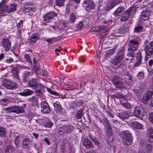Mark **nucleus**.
Returning <instances> with one entry per match:
<instances>
[{
	"mask_svg": "<svg viewBox=\"0 0 153 153\" xmlns=\"http://www.w3.org/2000/svg\"><path fill=\"white\" fill-rule=\"evenodd\" d=\"M140 41L138 37L135 39H132L129 40L128 44L129 53H128V55L133 56L134 53L137 50Z\"/></svg>",
	"mask_w": 153,
	"mask_h": 153,
	"instance_id": "nucleus-1",
	"label": "nucleus"
},
{
	"mask_svg": "<svg viewBox=\"0 0 153 153\" xmlns=\"http://www.w3.org/2000/svg\"><path fill=\"white\" fill-rule=\"evenodd\" d=\"M149 41L146 40L144 42L145 45L144 49L146 53L145 60L147 61L149 58L153 54V41L150 42L149 44Z\"/></svg>",
	"mask_w": 153,
	"mask_h": 153,
	"instance_id": "nucleus-2",
	"label": "nucleus"
},
{
	"mask_svg": "<svg viewBox=\"0 0 153 153\" xmlns=\"http://www.w3.org/2000/svg\"><path fill=\"white\" fill-rule=\"evenodd\" d=\"M74 129V127L71 125L68 124L59 127L58 132L60 135L66 134H69L73 131Z\"/></svg>",
	"mask_w": 153,
	"mask_h": 153,
	"instance_id": "nucleus-3",
	"label": "nucleus"
},
{
	"mask_svg": "<svg viewBox=\"0 0 153 153\" xmlns=\"http://www.w3.org/2000/svg\"><path fill=\"white\" fill-rule=\"evenodd\" d=\"M113 84L115 87L119 89H121L125 87L126 81L123 79L121 78L118 76L114 77L112 79Z\"/></svg>",
	"mask_w": 153,
	"mask_h": 153,
	"instance_id": "nucleus-4",
	"label": "nucleus"
},
{
	"mask_svg": "<svg viewBox=\"0 0 153 153\" xmlns=\"http://www.w3.org/2000/svg\"><path fill=\"white\" fill-rule=\"evenodd\" d=\"M121 137L123 143L127 146L130 145L132 141L131 134L128 132H123L122 134Z\"/></svg>",
	"mask_w": 153,
	"mask_h": 153,
	"instance_id": "nucleus-5",
	"label": "nucleus"
},
{
	"mask_svg": "<svg viewBox=\"0 0 153 153\" xmlns=\"http://www.w3.org/2000/svg\"><path fill=\"white\" fill-rule=\"evenodd\" d=\"M2 85L9 89H13L17 87V84L12 81L7 79H4L2 82Z\"/></svg>",
	"mask_w": 153,
	"mask_h": 153,
	"instance_id": "nucleus-6",
	"label": "nucleus"
},
{
	"mask_svg": "<svg viewBox=\"0 0 153 153\" xmlns=\"http://www.w3.org/2000/svg\"><path fill=\"white\" fill-rule=\"evenodd\" d=\"M41 111L44 114H49L51 112L50 108L46 101L41 102L40 105Z\"/></svg>",
	"mask_w": 153,
	"mask_h": 153,
	"instance_id": "nucleus-7",
	"label": "nucleus"
},
{
	"mask_svg": "<svg viewBox=\"0 0 153 153\" xmlns=\"http://www.w3.org/2000/svg\"><path fill=\"white\" fill-rule=\"evenodd\" d=\"M57 14L55 12L51 11L49 13L44 15V19L46 22L48 23L53 19L54 17L57 16Z\"/></svg>",
	"mask_w": 153,
	"mask_h": 153,
	"instance_id": "nucleus-8",
	"label": "nucleus"
},
{
	"mask_svg": "<svg viewBox=\"0 0 153 153\" xmlns=\"http://www.w3.org/2000/svg\"><path fill=\"white\" fill-rule=\"evenodd\" d=\"M143 112V108L141 105L136 107L134 110V114L136 117L140 118Z\"/></svg>",
	"mask_w": 153,
	"mask_h": 153,
	"instance_id": "nucleus-9",
	"label": "nucleus"
},
{
	"mask_svg": "<svg viewBox=\"0 0 153 153\" xmlns=\"http://www.w3.org/2000/svg\"><path fill=\"white\" fill-rule=\"evenodd\" d=\"M153 92L152 91H149L145 94L142 100V102L144 104L148 103V101L152 96Z\"/></svg>",
	"mask_w": 153,
	"mask_h": 153,
	"instance_id": "nucleus-10",
	"label": "nucleus"
},
{
	"mask_svg": "<svg viewBox=\"0 0 153 153\" xmlns=\"http://www.w3.org/2000/svg\"><path fill=\"white\" fill-rule=\"evenodd\" d=\"M84 7H86V10L89 11V10L94 8L95 4L93 1H85L83 3Z\"/></svg>",
	"mask_w": 153,
	"mask_h": 153,
	"instance_id": "nucleus-11",
	"label": "nucleus"
},
{
	"mask_svg": "<svg viewBox=\"0 0 153 153\" xmlns=\"http://www.w3.org/2000/svg\"><path fill=\"white\" fill-rule=\"evenodd\" d=\"M82 144L87 149L93 148L94 145L88 139L84 138L82 141Z\"/></svg>",
	"mask_w": 153,
	"mask_h": 153,
	"instance_id": "nucleus-12",
	"label": "nucleus"
},
{
	"mask_svg": "<svg viewBox=\"0 0 153 153\" xmlns=\"http://www.w3.org/2000/svg\"><path fill=\"white\" fill-rule=\"evenodd\" d=\"M6 3L5 1H2L0 3V16L6 15L5 13H7L6 9L7 7L4 5Z\"/></svg>",
	"mask_w": 153,
	"mask_h": 153,
	"instance_id": "nucleus-13",
	"label": "nucleus"
},
{
	"mask_svg": "<svg viewBox=\"0 0 153 153\" xmlns=\"http://www.w3.org/2000/svg\"><path fill=\"white\" fill-rule=\"evenodd\" d=\"M54 110L57 113L61 114L63 112V109L59 102L56 101L53 103Z\"/></svg>",
	"mask_w": 153,
	"mask_h": 153,
	"instance_id": "nucleus-14",
	"label": "nucleus"
},
{
	"mask_svg": "<svg viewBox=\"0 0 153 153\" xmlns=\"http://www.w3.org/2000/svg\"><path fill=\"white\" fill-rule=\"evenodd\" d=\"M38 82L37 80L35 79H33L30 80L27 83L28 86L33 89L37 88V84Z\"/></svg>",
	"mask_w": 153,
	"mask_h": 153,
	"instance_id": "nucleus-15",
	"label": "nucleus"
},
{
	"mask_svg": "<svg viewBox=\"0 0 153 153\" xmlns=\"http://www.w3.org/2000/svg\"><path fill=\"white\" fill-rule=\"evenodd\" d=\"M131 126L134 130H137L142 129L143 126L137 121H134L132 122Z\"/></svg>",
	"mask_w": 153,
	"mask_h": 153,
	"instance_id": "nucleus-16",
	"label": "nucleus"
},
{
	"mask_svg": "<svg viewBox=\"0 0 153 153\" xmlns=\"http://www.w3.org/2000/svg\"><path fill=\"white\" fill-rule=\"evenodd\" d=\"M33 91L29 89H27L24 90L23 92H20L18 94L22 96L26 97L32 95Z\"/></svg>",
	"mask_w": 153,
	"mask_h": 153,
	"instance_id": "nucleus-17",
	"label": "nucleus"
},
{
	"mask_svg": "<svg viewBox=\"0 0 153 153\" xmlns=\"http://www.w3.org/2000/svg\"><path fill=\"white\" fill-rule=\"evenodd\" d=\"M2 43L3 46L6 49L9 50L11 48V43L9 40L8 39H3Z\"/></svg>",
	"mask_w": 153,
	"mask_h": 153,
	"instance_id": "nucleus-18",
	"label": "nucleus"
},
{
	"mask_svg": "<svg viewBox=\"0 0 153 153\" xmlns=\"http://www.w3.org/2000/svg\"><path fill=\"white\" fill-rule=\"evenodd\" d=\"M123 62L122 60L115 59L113 61V64L115 68H121L123 65Z\"/></svg>",
	"mask_w": 153,
	"mask_h": 153,
	"instance_id": "nucleus-19",
	"label": "nucleus"
},
{
	"mask_svg": "<svg viewBox=\"0 0 153 153\" xmlns=\"http://www.w3.org/2000/svg\"><path fill=\"white\" fill-rule=\"evenodd\" d=\"M151 12L148 10H144L142 13L141 18L144 20L148 19L151 15Z\"/></svg>",
	"mask_w": 153,
	"mask_h": 153,
	"instance_id": "nucleus-20",
	"label": "nucleus"
},
{
	"mask_svg": "<svg viewBox=\"0 0 153 153\" xmlns=\"http://www.w3.org/2000/svg\"><path fill=\"white\" fill-rule=\"evenodd\" d=\"M4 5L7 8L6 9L7 13H10L13 11H14L16 9V5L14 4H10L9 7L5 5V4Z\"/></svg>",
	"mask_w": 153,
	"mask_h": 153,
	"instance_id": "nucleus-21",
	"label": "nucleus"
},
{
	"mask_svg": "<svg viewBox=\"0 0 153 153\" xmlns=\"http://www.w3.org/2000/svg\"><path fill=\"white\" fill-rule=\"evenodd\" d=\"M28 101L31 105L33 106H35L37 105L38 100L36 97L32 96L30 97L28 99Z\"/></svg>",
	"mask_w": 153,
	"mask_h": 153,
	"instance_id": "nucleus-22",
	"label": "nucleus"
},
{
	"mask_svg": "<svg viewBox=\"0 0 153 153\" xmlns=\"http://www.w3.org/2000/svg\"><path fill=\"white\" fill-rule=\"evenodd\" d=\"M125 8L123 7H119L114 12L113 14L115 16H120V14L123 12Z\"/></svg>",
	"mask_w": 153,
	"mask_h": 153,
	"instance_id": "nucleus-23",
	"label": "nucleus"
},
{
	"mask_svg": "<svg viewBox=\"0 0 153 153\" xmlns=\"http://www.w3.org/2000/svg\"><path fill=\"white\" fill-rule=\"evenodd\" d=\"M137 62L134 65L133 67L134 68H136L138 67L141 64L142 62V57L141 54L139 53L138 54L137 58Z\"/></svg>",
	"mask_w": 153,
	"mask_h": 153,
	"instance_id": "nucleus-24",
	"label": "nucleus"
},
{
	"mask_svg": "<svg viewBox=\"0 0 153 153\" xmlns=\"http://www.w3.org/2000/svg\"><path fill=\"white\" fill-rule=\"evenodd\" d=\"M24 111L25 110L22 106H14V113L18 114L24 112Z\"/></svg>",
	"mask_w": 153,
	"mask_h": 153,
	"instance_id": "nucleus-25",
	"label": "nucleus"
},
{
	"mask_svg": "<svg viewBox=\"0 0 153 153\" xmlns=\"http://www.w3.org/2000/svg\"><path fill=\"white\" fill-rule=\"evenodd\" d=\"M40 38V35L39 33L33 34L30 37V41L33 42H36Z\"/></svg>",
	"mask_w": 153,
	"mask_h": 153,
	"instance_id": "nucleus-26",
	"label": "nucleus"
},
{
	"mask_svg": "<svg viewBox=\"0 0 153 153\" xmlns=\"http://www.w3.org/2000/svg\"><path fill=\"white\" fill-rule=\"evenodd\" d=\"M129 26L127 24L124 25L121 27L119 30V32L121 33H123L129 31Z\"/></svg>",
	"mask_w": 153,
	"mask_h": 153,
	"instance_id": "nucleus-27",
	"label": "nucleus"
},
{
	"mask_svg": "<svg viewBox=\"0 0 153 153\" xmlns=\"http://www.w3.org/2000/svg\"><path fill=\"white\" fill-rule=\"evenodd\" d=\"M100 121L106 128L108 127H110L111 126V125L107 118H104L100 120Z\"/></svg>",
	"mask_w": 153,
	"mask_h": 153,
	"instance_id": "nucleus-28",
	"label": "nucleus"
},
{
	"mask_svg": "<svg viewBox=\"0 0 153 153\" xmlns=\"http://www.w3.org/2000/svg\"><path fill=\"white\" fill-rule=\"evenodd\" d=\"M143 28V27L141 25H138L134 28L133 32L137 34L142 31Z\"/></svg>",
	"mask_w": 153,
	"mask_h": 153,
	"instance_id": "nucleus-29",
	"label": "nucleus"
},
{
	"mask_svg": "<svg viewBox=\"0 0 153 153\" xmlns=\"http://www.w3.org/2000/svg\"><path fill=\"white\" fill-rule=\"evenodd\" d=\"M116 4H117L114 2L113 1H110L108 2L107 5V10H110L115 6Z\"/></svg>",
	"mask_w": 153,
	"mask_h": 153,
	"instance_id": "nucleus-30",
	"label": "nucleus"
},
{
	"mask_svg": "<svg viewBox=\"0 0 153 153\" xmlns=\"http://www.w3.org/2000/svg\"><path fill=\"white\" fill-rule=\"evenodd\" d=\"M83 114V110L82 109H80L78 110L76 113L75 116L77 120L81 118Z\"/></svg>",
	"mask_w": 153,
	"mask_h": 153,
	"instance_id": "nucleus-31",
	"label": "nucleus"
},
{
	"mask_svg": "<svg viewBox=\"0 0 153 153\" xmlns=\"http://www.w3.org/2000/svg\"><path fill=\"white\" fill-rule=\"evenodd\" d=\"M84 101L82 99L79 100L77 101H75L73 102V105L74 107H76L82 106L83 105Z\"/></svg>",
	"mask_w": 153,
	"mask_h": 153,
	"instance_id": "nucleus-32",
	"label": "nucleus"
},
{
	"mask_svg": "<svg viewBox=\"0 0 153 153\" xmlns=\"http://www.w3.org/2000/svg\"><path fill=\"white\" fill-rule=\"evenodd\" d=\"M118 116L121 119L124 120L128 117V115L126 112L124 111L119 113L118 114Z\"/></svg>",
	"mask_w": 153,
	"mask_h": 153,
	"instance_id": "nucleus-33",
	"label": "nucleus"
},
{
	"mask_svg": "<svg viewBox=\"0 0 153 153\" xmlns=\"http://www.w3.org/2000/svg\"><path fill=\"white\" fill-rule=\"evenodd\" d=\"M31 72L30 71H25L23 74V80L24 82H26L28 80V77L30 75Z\"/></svg>",
	"mask_w": 153,
	"mask_h": 153,
	"instance_id": "nucleus-34",
	"label": "nucleus"
},
{
	"mask_svg": "<svg viewBox=\"0 0 153 153\" xmlns=\"http://www.w3.org/2000/svg\"><path fill=\"white\" fill-rule=\"evenodd\" d=\"M121 104L124 107L126 108L130 109L131 108V105L129 103L127 102L126 100H125V101H122Z\"/></svg>",
	"mask_w": 153,
	"mask_h": 153,
	"instance_id": "nucleus-35",
	"label": "nucleus"
},
{
	"mask_svg": "<svg viewBox=\"0 0 153 153\" xmlns=\"http://www.w3.org/2000/svg\"><path fill=\"white\" fill-rule=\"evenodd\" d=\"M135 8L133 7H130L125 12L126 14H127L131 16V14L135 12Z\"/></svg>",
	"mask_w": 153,
	"mask_h": 153,
	"instance_id": "nucleus-36",
	"label": "nucleus"
},
{
	"mask_svg": "<svg viewBox=\"0 0 153 153\" xmlns=\"http://www.w3.org/2000/svg\"><path fill=\"white\" fill-rule=\"evenodd\" d=\"M124 54V53L123 51H119L115 59L122 60L123 58Z\"/></svg>",
	"mask_w": 153,
	"mask_h": 153,
	"instance_id": "nucleus-37",
	"label": "nucleus"
},
{
	"mask_svg": "<svg viewBox=\"0 0 153 153\" xmlns=\"http://www.w3.org/2000/svg\"><path fill=\"white\" fill-rule=\"evenodd\" d=\"M55 29L56 30V32L57 34H61L58 37L60 39H61L62 37V36L64 34L63 29H60L58 27H56Z\"/></svg>",
	"mask_w": 153,
	"mask_h": 153,
	"instance_id": "nucleus-38",
	"label": "nucleus"
},
{
	"mask_svg": "<svg viewBox=\"0 0 153 153\" xmlns=\"http://www.w3.org/2000/svg\"><path fill=\"white\" fill-rule=\"evenodd\" d=\"M35 93L38 97H42L43 96V92L39 89H37L35 91Z\"/></svg>",
	"mask_w": 153,
	"mask_h": 153,
	"instance_id": "nucleus-39",
	"label": "nucleus"
},
{
	"mask_svg": "<svg viewBox=\"0 0 153 153\" xmlns=\"http://www.w3.org/2000/svg\"><path fill=\"white\" fill-rule=\"evenodd\" d=\"M106 134L107 136H111L113 135V133L111 126L106 128Z\"/></svg>",
	"mask_w": 153,
	"mask_h": 153,
	"instance_id": "nucleus-40",
	"label": "nucleus"
},
{
	"mask_svg": "<svg viewBox=\"0 0 153 153\" xmlns=\"http://www.w3.org/2000/svg\"><path fill=\"white\" fill-rule=\"evenodd\" d=\"M30 140L28 138H26L23 141L22 143V146L23 148L25 147L28 146L30 143Z\"/></svg>",
	"mask_w": 153,
	"mask_h": 153,
	"instance_id": "nucleus-41",
	"label": "nucleus"
},
{
	"mask_svg": "<svg viewBox=\"0 0 153 153\" xmlns=\"http://www.w3.org/2000/svg\"><path fill=\"white\" fill-rule=\"evenodd\" d=\"M76 16L75 15L72 13L70 14L69 19V22L70 23L74 22L76 19Z\"/></svg>",
	"mask_w": 153,
	"mask_h": 153,
	"instance_id": "nucleus-42",
	"label": "nucleus"
},
{
	"mask_svg": "<svg viewBox=\"0 0 153 153\" xmlns=\"http://www.w3.org/2000/svg\"><path fill=\"white\" fill-rule=\"evenodd\" d=\"M9 99L7 98L4 97L0 99V103L3 105L6 106L8 103Z\"/></svg>",
	"mask_w": 153,
	"mask_h": 153,
	"instance_id": "nucleus-43",
	"label": "nucleus"
},
{
	"mask_svg": "<svg viewBox=\"0 0 153 153\" xmlns=\"http://www.w3.org/2000/svg\"><path fill=\"white\" fill-rule=\"evenodd\" d=\"M0 136L3 137H6L5 131L4 129L1 127H0Z\"/></svg>",
	"mask_w": 153,
	"mask_h": 153,
	"instance_id": "nucleus-44",
	"label": "nucleus"
},
{
	"mask_svg": "<svg viewBox=\"0 0 153 153\" xmlns=\"http://www.w3.org/2000/svg\"><path fill=\"white\" fill-rule=\"evenodd\" d=\"M20 137L19 135L14 140L15 144L17 148H18L19 147V144L20 143Z\"/></svg>",
	"mask_w": 153,
	"mask_h": 153,
	"instance_id": "nucleus-45",
	"label": "nucleus"
},
{
	"mask_svg": "<svg viewBox=\"0 0 153 153\" xmlns=\"http://www.w3.org/2000/svg\"><path fill=\"white\" fill-rule=\"evenodd\" d=\"M23 10L26 13H29L31 11L34 12L35 10V9L32 7H25L23 8Z\"/></svg>",
	"mask_w": 153,
	"mask_h": 153,
	"instance_id": "nucleus-46",
	"label": "nucleus"
},
{
	"mask_svg": "<svg viewBox=\"0 0 153 153\" xmlns=\"http://www.w3.org/2000/svg\"><path fill=\"white\" fill-rule=\"evenodd\" d=\"M4 110L7 113L10 112L14 113V106L5 108L4 109Z\"/></svg>",
	"mask_w": 153,
	"mask_h": 153,
	"instance_id": "nucleus-47",
	"label": "nucleus"
},
{
	"mask_svg": "<svg viewBox=\"0 0 153 153\" xmlns=\"http://www.w3.org/2000/svg\"><path fill=\"white\" fill-rule=\"evenodd\" d=\"M131 16L127 14H126L125 13L124 14L123 16H122L120 19V20L121 21H124L127 20Z\"/></svg>",
	"mask_w": 153,
	"mask_h": 153,
	"instance_id": "nucleus-48",
	"label": "nucleus"
},
{
	"mask_svg": "<svg viewBox=\"0 0 153 153\" xmlns=\"http://www.w3.org/2000/svg\"><path fill=\"white\" fill-rule=\"evenodd\" d=\"M43 125L45 127L51 128L53 126V124L52 122L48 121L44 123Z\"/></svg>",
	"mask_w": 153,
	"mask_h": 153,
	"instance_id": "nucleus-49",
	"label": "nucleus"
},
{
	"mask_svg": "<svg viewBox=\"0 0 153 153\" xmlns=\"http://www.w3.org/2000/svg\"><path fill=\"white\" fill-rule=\"evenodd\" d=\"M39 88V89H40L41 90L45 91V86L42 84L38 82L37 83V88Z\"/></svg>",
	"mask_w": 153,
	"mask_h": 153,
	"instance_id": "nucleus-50",
	"label": "nucleus"
},
{
	"mask_svg": "<svg viewBox=\"0 0 153 153\" xmlns=\"http://www.w3.org/2000/svg\"><path fill=\"white\" fill-rule=\"evenodd\" d=\"M83 26V22L80 21L76 25V28L77 30H80Z\"/></svg>",
	"mask_w": 153,
	"mask_h": 153,
	"instance_id": "nucleus-51",
	"label": "nucleus"
},
{
	"mask_svg": "<svg viewBox=\"0 0 153 153\" xmlns=\"http://www.w3.org/2000/svg\"><path fill=\"white\" fill-rule=\"evenodd\" d=\"M13 146L9 145L6 148V152L8 153L11 152L13 150Z\"/></svg>",
	"mask_w": 153,
	"mask_h": 153,
	"instance_id": "nucleus-52",
	"label": "nucleus"
},
{
	"mask_svg": "<svg viewBox=\"0 0 153 153\" xmlns=\"http://www.w3.org/2000/svg\"><path fill=\"white\" fill-rule=\"evenodd\" d=\"M64 1H56V4L58 6H62L64 4Z\"/></svg>",
	"mask_w": 153,
	"mask_h": 153,
	"instance_id": "nucleus-53",
	"label": "nucleus"
},
{
	"mask_svg": "<svg viewBox=\"0 0 153 153\" xmlns=\"http://www.w3.org/2000/svg\"><path fill=\"white\" fill-rule=\"evenodd\" d=\"M147 136L153 135V128L152 127L149 128L147 131Z\"/></svg>",
	"mask_w": 153,
	"mask_h": 153,
	"instance_id": "nucleus-54",
	"label": "nucleus"
},
{
	"mask_svg": "<svg viewBox=\"0 0 153 153\" xmlns=\"http://www.w3.org/2000/svg\"><path fill=\"white\" fill-rule=\"evenodd\" d=\"M23 25V21L20 20L19 22L17 23L16 26L17 28H22Z\"/></svg>",
	"mask_w": 153,
	"mask_h": 153,
	"instance_id": "nucleus-55",
	"label": "nucleus"
},
{
	"mask_svg": "<svg viewBox=\"0 0 153 153\" xmlns=\"http://www.w3.org/2000/svg\"><path fill=\"white\" fill-rule=\"evenodd\" d=\"M24 57L25 59L28 62L31 63L32 61L30 59V57L28 54H25L24 55Z\"/></svg>",
	"mask_w": 153,
	"mask_h": 153,
	"instance_id": "nucleus-56",
	"label": "nucleus"
},
{
	"mask_svg": "<svg viewBox=\"0 0 153 153\" xmlns=\"http://www.w3.org/2000/svg\"><path fill=\"white\" fill-rule=\"evenodd\" d=\"M47 91L52 94L55 95H58V93L55 91L52 90L51 89L48 88H46Z\"/></svg>",
	"mask_w": 153,
	"mask_h": 153,
	"instance_id": "nucleus-57",
	"label": "nucleus"
},
{
	"mask_svg": "<svg viewBox=\"0 0 153 153\" xmlns=\"http://www.w3.org/2000/svg\"><path fill=\"white\" fill-rule=\"evenodd\" d=\"M146 150L148 152H150L152 150V147L150 144H148L146 146Z\"/></svg>",
	"mask_w": 153,
	"mask_h": 153,
	"instance_id": "nucleus-58",
	"label": "nucleus"
},
{
	"mask_svg": "<svg viewBox=\"0 0 153 153\" xmlns=\"http://www.w3.org/2000/svg\"><path fill=\"white\" fill-rule=\"evenodd\" d=\"M118 97L120 100L121 103L122 101H125V100L126 99V96L122 94H119Z\"/></svg>",
	"mask_w": 153,
	"mask_h": 153,
	"instance_id": "nucleus-59",
	"label": "nucleus"
},
{
	"mask_svg": "<svg viewBox=\"0 0 153 153\" xmlns=\"http://www.w3.org/2000/svg\"><path fill=\"white\" fill-rule=\"evenodd\" d=\"M149 121L153 123V112L149 113Z\"/></svg>",
	"mask_w": 153,
	"mask_h": 153,
	"instance_id": "nucleus-60",
	"label": "nucleus"
},
{
	"mask_svg": "<svg viewBox=\"0 0 153 153\" xmlns=\"http://www.w3.org/2000/svg\"><path fill=\"white\" fill-rule=\"evenodd\" d=\"M115 49L114 48L112 49L108 50L106 51V53H107L108 54H109L110 55H112L115 52Z\"/></svg>",
	"mask_w": 153,
	"mask_h": 153,
	"instance_id": "nucleus-61",
	"label": "nucleus"
},
{
	"mask_svg": "<svg viewBox=\"0 0 153 153\" xmlns=\"http://www.w3.org/2000/svg\"><path fill=\"white\" fill-rule=\"evenodd\" d=\"M13 76L16 79V80L19 82L20 81V79L18 74V73L14 74H13Z\"/></svg>",
	"mask_w": 153,
	"mask_h": 153,
	"instance_id": "nucleus-62",
	"label": "nucleus"
},
{
	"mask_svg": "<svg viewBox=\"0 0 153 153\" xmlns=\"http://www.w3.org/2000/svg\"><path fill=\"white\" fill-rule=\"evenodd\" d=\"M146 88V84L145 83H141L140 86V88L142 90L145 89Z\"/></svg>",
	"mask_w": 153,
	"mask_h": 153,
	"instance_id": "nucleus-63",
	"label": "nucleus"
},
{
	"mask_svg": "<svg viewBox=\"0 0 153 153\" xmlns=\"http://www.w3.org/2000/svg\"><path fill=\"white\" fill-rule=\"evenodd\" d=\"M137 76L139 78H143L144 76V73L143 72H140L138 74Z\"/></svg>",
	"mask_w": 153,
	"mask_h": 153,
	"instance_id": "nucleus-64",
	"label": "nucleus"
}]
</instances>
